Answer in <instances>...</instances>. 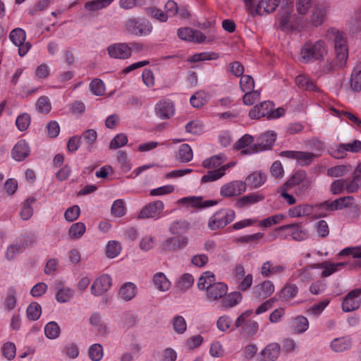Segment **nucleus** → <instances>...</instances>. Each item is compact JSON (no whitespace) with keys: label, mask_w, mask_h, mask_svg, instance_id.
<instances>
[{"label":"nucleus","mask_w":361,"mask_h":361,"mask_svg":"<svg viewBox=\"0 0 361 361\" xmlns=\"http://www.w3.org/2000/svg\"><path fill=\"white\" fill-rule=\"evenodd\" d=\"M136 287L133 283H125L120 289L119 294L122 299L128 301L135 295Z\"/></svg>","instance_id":"obj_42"},{"label":"nucleus","mask_w":361,"mask_h":361,"mask_svg":"<svg viewBox=\"0 0 361 361\" xmlns=\"http://www.w3.org/2000/svg\"><path fill=\"white\" fill-rule=\"evenodd\" d=\"M91 92L97 96H102L105 92L104 84L100 79L94 78L90 84Z\"/></svg>","instance_id":"obj_55"},{"label":"nucleus","mask_w":361,"mask_h":361,"mask_svg":"<svg viewBox=\"0 0 361 361\" xmlns=\"http://www.w3.org/2000/svg\"><path fill=\"white\" fill-rule=\"evenodd\" d=\"M193 154L190 146L183 144L180 146L177 159L181 163H187L192 159Z\"/></svg>","instance_id":"obj_37"},{"label":"nucleus","mask_w":361,"mask_h":361,"mask_svg":"<svg viewBox=\"0 0 361 361\" xmlns=\"http://www.w3.org/2000/svg\"><path fill=\"white\" fill-rule=\"evenodd\" d=\"M246 183L242 180H233L224 184L220 190V195L224 197L238 196L245 192Z\"/></svg>","instance_id":"obj_9"},{"label":"nucleus","mask_w":361,"mask_h":361,"mask_svg":"<svg viewBox=\"0 0 361 361\" xmlns=\"http://www.w3.org/2000/svg\"><path fill=\"white\" fill-rule=\"evenodd\" d=\"M327 35L334 42L336 59L341 60L342 63L347 61L348 49L344 33L336 28H330L328 30Z\"/></svg>","instance_id":"obj_2"},{"label":"nucleus","mask_w":361,"mask_h":361,"mask_svg":"<svg viewBox=\"0 0 361 361\" xmlns=\"http://www.w3.org/2000/svg\"><path fill=\"white\" fill-rule=\"evenodd\" d=\"M228 292V286L222 282H216L210 286L207 293V298L211 301L222 299Z\"/></svg>","instance_id":"obj_20"},{"label":"nucleus","mask_w":361,"mask_h":361,"mask_svg":"<svg viewBox=\"0 0 361 361\" xmlns=\"http://www.w3.org/2000/svg\"><path fill=\"white\" fill-rule=\"evenodd\" d=\"M298 288L295 284L288 283L280 291L279 296L284 300H289L296 296Z\"/></svg>","instance_id":"obj_40"},{"label":"nucleus","mask_w":361,"mask_h":361,"mask_svg":"<svg viewBox=\"0 0 361 361\" xmlns=\"http://www.w3.org/2000/svg\"><path fill=\"white\" fill-rule=\"evenodd\" d=\"M85 231V226L83 223L73 224L69 229V235L72 238H80Z\"/></svg>","instance_id":"obj_61"},{"label":"nucleus","mask_w":361,"mask_h":361,"mask_svg":"<svg viewBox=\"0 0 361 361\" xmlns=\"http://www.w3.org/2000/svg\"><path fill=\"white\" fill-rule=\"evenodd\" d=\"M188 242V238L185 236L169 238L162 242L161 250L164 252H174L185 247Z\"/></svg>","instance_id":"obj_12"},{"label":"nucleus","mask_w":361,"mask_h":361,"mask_svg":"<svg viewBox=\"0 0 361 361\" xmlns=\"http://www.w3.org/2000/svg\"><path fill=\"white\" fill-rule=\"evenodd\" d=\"M274 292V286L270 281L255 286L252 290L253 296L259 300H264L269 297Z\"/></svg>","instance_id":"obj_19"},{"label":"nucleus","mask_w":361,"mask_h":361,"mask_svg":"<svg viewBox=\"0 0 361 361\" xmlns=\"http://www.w3.org/2000/svg\"><path fill=\"white\" fill-rule=\"evenodd\" d=\"M89 356L93 361H99L103 357V348L100 344L95 343L89 349Z\"/></svg>","instance_id":"obj_64"},{"label":"nucleus","mask_w":361,"mask_h":361,"mask_svg":"<svg viewBox=\"0 0 361 361\" xmlns=\"http://www.w3.org/2000/svg\"><path fill=\"white\" fill-rule=\"evenodd\" d=\"M90 322L92 326L97 327V331L101 335H106V326L102 323L101 317L98 313H94L90 318Z\"/></svg>","instance_id":"obj_50"},{"label":"nucleus","mask_w":361,"mask_h":361,"mask_svg":"<svg viewBox=\"0 0 361 361\" xmlns=\"http://www.w3.org/2000/svg\"><path fill=\"white\" fill-rule=\"evenodd\" d=\"M353 200L354 197L353 196H345L333 200L334 211L350 207L353 204Z\"/></svg>","instance_id":"obj_48"},{"label":"nucleus","mask_w":361,"mask_h":361,"mask_svg":"<svg viewBox=\"0 0 361 361\" xmlns=\"http://www.w3.org/2000/svg\"><path fill=\"white\" fill-rule=\"evenodd\" d=\"M267 180L265 173L260 171H254L246 178V185L250 188H257L262 186Z\"/></svg>","instance_id":"obj_25"},{"label":"nucleus","mask_w":361,"mask_h":361,"mask_svg":"<svg viewBox=\"0 0 361 361\" xmlns=\"http://www.w3.org/2000/svg\"><path fill=\"white\" fill-rule=\"evenodd\" d=\"M128 142V137L126 134L120 133L116 135L110 142L109 148L116 149L125 146Z\"/></svg>","instance_id":"obj_57"},{"label":"nucleus","mask_w":361,"mask_h":361,"mask_svg":"<svg viewBox=\"0 0 361 361\" xmlns=\"http://www.w3.org/2000/svg\"><path fill=\"white\" fill-rule=\"evenodd\" d=\"M345 183L346 179H337L334 180L330 185V192L335 195L343 193L345 190Z\"/></svg>","instance_id":"obj_58"},{"label":"nucleus","mask_w":361,"mask_h":361,"mask_svg":"<svg viewBox=\"0 0 361 361\" xmlns=\"http://www.w3.org/2000/svg\"><path fill=\"white\" fill-rule=\"evenodd\" d=\"M42 312L41 306L37 302H32L27 309V315L30 319L37 320Z\"/></svg>","instance_id":"obj_63"},{"label":"nucleus","mask_w":361,"mask_h":361,"mask_svg":"<svg viewBox=\"0 0 361 361\" xmlns=\"http://www.w3.org/2000/svg\"><path fill=\"white\" fill-rule=\"evenodd\" d=\"M281 0H261L257 5L255 11L262 16L274 12Z\"/></svg>","instance_id":"obj_23"},{"label":"nucleus","mask_w":361,"mask_h":361,"mask_svg":"<svg viewBox=\"0 0 361 361\" xmlns=\"http://www.w3.org/2000/svg\"><path fill=\"white\" fill-rule=\"evenodd\" d=\"M44 333L49 339L56 338L60 334V327L55 322H49L44 327Z\"/></svg>","instance_id":"obj_49"},{"label":"nucleus","mask_w":361,"mask_h":361,"mask_svg":"<svg viewBox=\"0 0 361 361\" xmlns=\"http://www.w3.org/2000/svg\"><path fill=\"white\" fill-rule=\"evenodd\" d=\"M284 270V267L281 265L273 266L271 262H264L262 267L261 274L264 277H269L271 275L279 274Z\"/></svg>","instance_id":"obj_38"},{"label":"nucleus","mask_w":361,"mask_h":361,"mask_svg":"<svg viewBox=\"0 0 361 361\" xmlns=\"http://www.w3.org/2000/svg\"><path fill=\"white\" fill-rule=\"evenodd\" d=\"M117 161L120 164L121 169L124 172H128L131 169V164L125 151H118L117 154Z\"/></svg>","instance_id":"obj_53"},{"label":"nucleus","mask_w":361,"mask_h":361,"mask_svg":"<svg viewBox=\"0 0 361 361\" xmlns=\"http://www.w3.org/2000/svg\"><path fill=\"white\" fill-rule=\"evenodd\" d=\"M280 156L288 159H295L297 163L302 166L310 165L317 154L312 152H300V151H282Z\"/></svg>","instance_id":"obj_6"},{"label":"nucleus","mask_w":361,"mask_h":361,"mask_svg":"<svg viewBox=\"0 0 361 361\" xmlns=\"http://www.w3.org/2000/svg\"><path fill=\"white\" fill-rule=\"evenodd\" d=\"M276 135L274 133L267 132L259 137V143L241 151V155L251 154L261 151L269 149L276 141Z\"/></svg>","instance_id":"obj_4"},{"label":"nucleus","mask_w":361,"mask_h":361,"mask_svg":"<svg viewBox=\"0 0 361 361\" xmlns=\"http://www.w3.org/2000/svg\"><path fill=\"white\" fill-rule=\"evenodd\" d=\"M264 198V197L263 195L255 192L238 199L235 205L236 207L241 208L262 201Z\"/></svg>","instance_id":"obj_29"},{"label":"nucleus","mask_w":361,"mask_h":361,"mask_svg":"<svg viewBox=\"0 0 361 361\" xmlns=\"http://www.w3.org/2000/svg\"><path fill=\"white\" fill-rule=\"evenodd\" d=\"M30 124V116L28 114L24 113L19 115L16 121V125L20 131L25 130Z\"/></svg>","instance_id":"obj_60"},{"label":"nucleus","mask_w":361,"mask_h":361,"mask_svg":"<svg viewBox=\"0 0 361 361\" xmlns=\"http://www.w3.org/2000/svg\"><path fill=\"white\" fill-rule=\"evenodd\" d=\"M108 53L111 58L126 59L131 56V47L126 43H117L110 45L107 48Z\"/></svg>","instance_id":"obj_15"},{"label":"nucleus","mask_w":361,"mask_h":361,"mask_svg":"<svg viewBox=\"0 0 361 361\" xmlns=\"http://www.w3.org/2000/svg\"><path fill=\"white\" fill-rule=\"evenodd\" d=\"M312 211H314V206L300 204L289 209L288 215L290 217H302L311 214Z\"/></svg>","instance_id":"obj_27"},{"label":"nucleus","mask_w":361,"mask_h":361,"mask_svg":"<svg viewBox=\"0 0 361 361\" xmlns=\"http://www.w3.org/2000/svg\"><path fill=\"white\" fill-rule=\"evenodd\" d=\"M183 202L190 203L193 206H197L201 208H205L214 206L217 204V202L215 200H205L203 201L202 197H184L181 200Z\"/></svg>","instance_id":"obj_39"},{"label":"nucleus","mask_w":361,"mask_h":361,"mask_svg":"<svg viewBox=\"0 0 361 361\" xmlns=\"http://www.w3.org/2000/svg\"><path fill=\"white\" fill-rule=\"evenodd\" d=\"M326 54L327 47L323 40L307 41L301 47L300 61L302 63L320 61L323 60Z\"/></svg>","instance_id":"obj_1"},{"label":"nucleus","mask_w":361,"mask_h":361,"mask_svg":"<svg viewBox=\"0 0 361 361\" xmlns=\"http://www.w3.org/2000/svg\"><path fill=\"white\" fill-rule=\"evenodd\" d=\"M308 177L305 171L299 170L296 171L292 177L288 179L283 185V188H293L299 185L303 180H306Z\"/></svg>","instance_id":"obj_36"},{"label":"nucleus","mask_w":361,"mask_h":361,"mask_svg":"<svg viewBox=\"0 0 361 361\" xmlns=\"http://www.w3.org/2000/svg\"><path fill=\"white\" fill-rule=\"evenodd\" d=\"M235 216L232 209H220L210 218L208 226L212 230L224 228L234 220Z\"/></svg>","instance_id":"obj_3"},{"label":"nucleus","mask_w":361,"mask_h":361,"mask_svg":"<svg viewBox=\"0 0 361 361\" xmlns=\"http://www.w3.org/2000/svg\"><path fill=\"white\" fill-rule=\"evenodd\" d=\"M177 35L183 40L195 43H201L205 41L206 36L200 30L190 27H183L178 30Z\"/></svg>","instance_id":"obj_14"},{"label":"nucleus","mask_w":361,"mask_h":361,"mask_svg":"<svg viewBox=\"0 0 361 361\" xmlns=\"http://www.w3.org/2000/svg\"><path fill=\"white\" fill-rule=\"evenodd\" d=\"M97 132L93 129H89L83 132L80 137L83 140L84 145L88 152H91L93 145L97 140Z\"/></svg>","instance_id":"obj_35"},{"label":"nucleus","mask_w":361,"mask_h":361,"mask_svg":"<svg viewBox=\"0 0 361 361\" xmlns=\"http://www.w3.org/2000/svg\"><path fill=\"white\" fill-rule=\"evenodd\" d=\"M274 108V104L270 101H265L259 105H255L249 111V116L252 119H259L267 116L269 118L271 111Z\"/></svg>","instance_id":"obj_16"},{"label":"nucleus","mask_w":361,"mask_h":361,"mask_svg":"<svg viewBox=\"0 0 361 361\" xmlns=\"http://www.w3.org/2000/svg\"><path fill=\"white\" fill-rule=\"evenodd\" d=\"M35 202L33 197H28L23 203L20 215L22 219L28 220L33 214V209L31 206Z\"/></svg>","instance_id":"obj_46"},{"label":"nucleus","mask_w":361,"mask_h":361,"mask_svg":"<svg viewBox=\"0 0 361 361\" xmlns=\"http://www.w3.org/2000/svg\"><path fill=\"white\" fill-rule=\"evenodd\" d=\"M291 12V9L288 8L287 10H285L283 13H280L279 14L278 22L279 28L280 30L286 31L292 28V26L289 21Z\"/></svg>","instance_id":"obj_41"},{"label":"nucleus","mask_w":361,"mask_h":361,"mask_svg":"<svg viewBox=\"0 0 361 361\" xmlns=\"http://www.w3.org/2000/svg\"><path fill=\"white\" fill-rule=\"evenodd\" d=\"M243 298L240 292H233L226 295L221 300V305L224 308L233 307L238 304Z\"/></svg>","instance_id":"obj_28"},{"label":"nucleus","mask_w":361,"mask_h":361,"mask_svg":"<svg viewBox=\"0 0 361 361\" xmlns=\"http://www.w3.org/2000/svg\"><path fill=\"white\" fill-rule=\"evenodd\" d=\"M290 231L293 240L296 241H302L308 238V231L305 228L300 224H290L281 226L276 229V232L281 231Z\"/></svg>","instance_id":"obj_10"},{"label":"nucleus","mask_w":361,"mask_h":361,"mask_svg":"<svg viewBox=\"0 0 361 361\" xmlns=\"http://www.w3.org/2000/svg\"><path fill=\"white\" fill-rule=\"evenodd\" d=\"M229 166V164H226L217 169L209 171L207 174L202 177L201 183H205L212 182L221 178L224 176L226 170L228 169Z\"/></svg>","instance_id":"obj_26"},{"label":"nucleus","mask_w":361,"mask_h":361,"mask_svg":"<svg viewBox=\"0 0 361 361\" xmlns=\"http://www.w3.org/2000/svg\"><path fill=\"white\" fill-rule=\"evenodd\" d=\"M345 266H348V262L331 263L329 264L323 265L322 267L324 268V269L322 272V276L327 277L338 270V269Z\"/></svg>","instance_id":"obj_54"},{"label":"nucleus","mask_w":361,"mask_h":361,"mask_svg":"<svg viewBox=\"0 0 361 361\" xmlns=\"http://www.w3.org/2000/svg\"><path fill=\"white\" fill-rule=\"evenodd\" d=\"M164 203L157 200L146 204L138 214L139 219L156 218L164 209Z\"/></svg>","instance_id":"obj_13"},{"label":"nucleus","mask_w":361,"mask_h":361,"mask_svg":"<svg viewBox=\"0 0 361 361\" xmlns=\"http://www.w3.org/2000/svg\"><path fill=\"white\" fill-rule=\"evenodd\" d=\"M190 228V224L185 220L173 221L170 227L169 231L172 235H181L186 233Z\"/></svg>","instance_id":"obj_34"},{"label":"nucleus","mask_w":361,"mask_h":361,"mask_svg":"<svg viewBox=\"0 0 361 361\" xmlns=\"http://www.w3.org/2000/svg\"><path fill=\"white\" fill-rule=\"evenodd\" d=\"M154 111L161 119H169L174 115V104L169 99H161L156 104Z\"/></svg>","instance_id":"obj_11"},{"label":"nucleus","mask_w":361,"mask_h":361,"mask_svg":"<svg viewBox=\"0 0 361 361\" xmlns=\"http://www.w3.org/2000/svg\"><path fill=\"white\" fill-rule=\"evenodd\" d=\"M308 320L304 316H298L293 321V328L298 334H302L305 332L308 329Z\"/></svg>","instance_id":"obj_47"},{"label":"nucleus","mask_w":361,"mask_h":361,"mask_svg":"<svg viewBox=\"0 0 361 361\" xmlns=\"http://www.w3.org/2000/svg\"><path fill=\"white\" fill-rule=\"evenodd\" d=\"M11 42L18 47V54L20 56H25L31 47L30 42L25 43L26 35L21 28L13 29L9 35Z\"/></svg>","instance_id":"obj_7"},{"label":"nucleus","mask_w":361,"mask_h":361,"mask_svg":"<svg viewBox=\"0 0 361 361\" xmlns=\"http://www.w3.org/2000/svg\"><path fill=\"white\" fill-rule=\"evenodd\" d=\"M350 83L353 91L356 92L361 91V64L353 70Z\"/></svg>","instance_id":"obj_32"},{"label":"nucleus","mask_w":361,"mask_h":361,"mask_svg":"<svg viewBox=\"0 0 361 361\" xmlns=\"http://www.w3.org/2000/svg\"><path fill=\"white\" fill-rule=\"evenodd\" d=\"M315 212H318V217H326L331 212H334V207L333 202L331 200H326L322 203L317 204L314 206Z\"/></svg>","instance_id":"obj_31"},{"label":"nucleus","mask_w":361,"mask_h":361,"mask_svg":"<svg viewBox=\"0 0 361 361\" xmlns=\"http://www.w3.org/2000/svg\"><path fill=\"white\" fill-rule=\"evenodd\" d=\"M226 159L224 154L211 157L202 162V166L206 169L216 168L223 164Z\"/></svg>","instance_id":"obj_44"},{"label":"nucleus","mask_w":361,"mask_h":361,"mask_svg":"<svg viewBox=\"0 0 361 361\" xmlns=\"http://www.w3.org/2000/svg\"><path fill=\"white\" fill-rule=\"evenodd\" d=\"M280 350L281 346L279 343H269L260 352L257 361H276Z\"/></svg>","instance_id":"obj_17"},{"label":"nucleus","mask_w":361,"mask_h":361,"mask_svg":"<svg viewBox=\"0 0 361 361\" xmlns=\"http://www.w3.org/2000/svg\"><path fill=\"white\" fill-rule=\"evenodd\" d=\"M194 283V279L190 274H184L177 283V288L180 290H186L192 286Z\"/></svg>","instance_id":"obj_59"},{"label":"nucleus","mask_w":361,"mask_h":361,"mask_svg":"<svg viewBox=\"0 0 361 361\" xmlns=\"http://www.w3.org/2000/svg\"><path fill=\"white\" fill-rule=\"evenodd\" d=\"M361 288L350 290L343 298L342 310L349 312L357 310L361 305Z\"/></svg>","instance_id":"obj_8"},{"label":"nucleus","mask_w":361,"mask_h":361,"mask_svg":"<svg viewBox=\"0 0 361 361\" xmlns=\"http://www.w3.org/2000/svg\"><path fill=\"white\" fill-rule=\"evenodd\" d=\"M215 283L214 274L211 271H205L200 277L197 286L200 290H206L207 292L210 286Z\"/></svg>","instance_id":"obj_30"},{"label":"nucleus","mask_w":361,"mask_h":361,"mask_svg":"<svg viewBox=\"0 0 361 361\" xmlns=\"http://www.w3.org/2000/svg\"><path fill=\"white\" fill-rule=\"evenodd\" d=\"M114 0H93L85 3V8L90 11H95L107 7Z\"/></svg>","instance_id":"obj_45"},{"label":"nucleus","mask_w":361,"mask_h":361,"mask_svg":"<svg viewBox=\"0 0 361 361\" xmlns=\"http://www.w3.org/2000/svg\"><path fill=\"white\" fill-rule=\"evenodd\" d=\"M240 87L243 92H250L255 87L253 78L248 75H242L240 80Z\"/></svg>","instance_id":"obj_62"},{"label":"nucleus","mask_w":361,"mask_h":361,"mask_svg":"<svg viewBox=\"0 0 361 361\" xmlns=\"http://www.w3.org/2000/svg\"><path fill=\"white\" fill-rule=\"evenodd\" d=\"M219 57V54L215 52H202L192 55L188 61L197 62L205 60H215Z\"/></svg>","instance_id":"obj_51"},{"label":"nucleus","mask_w":361,"mask_h":361,"mask_svg":"<svg viewBox=\"0 0 361 361\" xmlns=\"http://www.w3.org/2000/svg\"><path fill=\"white\" fill-rule=\"evenodd\" d=\"M153 281L156 287L161 291L169 289L171 283L163 273H157L154 275Z\"/></svg>","instance_id":"obj_43"},{"label":"nucleus","mask_w":361,"mask_h":361,"mask_svg":"<svg viewBox=\"0 0 361 361\" xmlns=\"http://www.w3.org/2000/svg\"><path fill=\"white\" fill-rule=\"evenodd\" d=\"M111 286V278L108 274L98 277L91 286V292L94 295H100L107 291Z\"/></svg>","instance_id":"obj_18"},{"label":"nucleus","mask_w":361,"mask_h":361,"mask_svg":"<svg viewBox=\"0 0 361 361\" xmlns=\"http://www.w3.org/2000/svg\"><path fill=\"white\" fill-rule=\"evenodd\" d=\"M125 203L123 200H115L111 209V214L116 217H121L126 214Z\"/></svg>","instance_id":"obj_52"},{"label":"nucleus","mask_w":361,"mask_h":361,"mask_svg":"<svg viewBox=\"0 0 361 361\" xmlns=\"http://www.w3.org/2000/svg\"><path fill=\"white\" fill-rule=\"evenodd\" d=\"M328 6L325 3L316 4L312 10L310 16V23L314 26H319L322 25L324 20L325 16L327 13Z\"/></svg>","instance_id":"obj_21"},{"label":"nucleus","mask_w":361,"mask_h":361,"mask_svg":"<svg viewBox=\"0 0 361 361\" xmlns=\"http://www.w3.org/2000/svg\"><path fill=\"white\" fill-rule=\"evenodd\" d=\"M352 345V339L349 336L334 338L330 344L331 349L336 353L348 350Z\"/></svg>","instance_id":"obj_22"},{"label":"nucleus","mask_w":361,"mask_h":361,"mask_svg":"<svg viewBox=\"0 0 361 361\" xmlns=\"http://www.w3.org/2000/svg\"><path fill=\"white\" fill-rule=\"evenodd\" d=\"M295 83L300 87L305 90L317 92L318 87L316 86L313 80L305 75H298L295 78Z\"/></svg>","instance_id":"obj_33"},{"label":"nucleus","mask_w":361,"mask_h":361,"mask_svg":"<svg viewBox=\"0 0 361 361\" xmlns=\"http://www.w3.org/2000/svg\"><path fill=\"white\" fill-rule=\"evenodd\" d=\"M36 108L40 113L48 114L51 109V105L48 97L46 96L40 97L37 101Z\"/></svg>","instance_id":"obj_56"},{"label":"nucleus","mask_w":361,"mask_h":361,"mask_svg":"<svg viewBox=\"0 0 361 361\" xmlns=\"http://www.w3.org/2000/svg\"><path fill=\"white\" fill-rule=\"evenodd\" d=\"M125 27L128 33L135 36L147 35L152 30L148 22L141 21L137 18L128 19Z\"/></svg>","instance_id":"obj_5"},{"label":"nucleus","mask_w":361,"mask_h":361,"mask_svg":"<svg viewBox=\"0 0 361 361\" xmlns=\"http://www.w3.org/2000/svg\"><path fill=\"white\" fill-rule=\"evenodd\" d=\"M30 153L27 144L24 140H20L12 149V157L16 161L24 160Z\"/></svg>","instance_id":"obj_24"}]
</instances>
